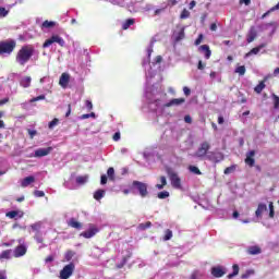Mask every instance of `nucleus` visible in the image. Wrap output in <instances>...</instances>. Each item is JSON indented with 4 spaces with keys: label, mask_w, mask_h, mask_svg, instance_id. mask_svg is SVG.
<instances>
[{
    "label": "nucleus",
    "mask_w": 279,
    "mask_h": 279,
    "mask_svg": "<svg viewBox=\"0 0 279 279\" xmlns=\"http://www.w3.org/2000/svg\"><path fill=\"white\" fill-rule=\"evenodd\" d=\"M145 97L146 99H148L149 104H155L157 110H160L163 108H171L173 106H182V104L186 101V99L184 98H173L169 102L165 104L167 94L163 92H158V88L154 86L146 88Z\"/></svg>",
    "instance_id": "nucleus-1"
},
{
    "label": "nucleus",
    "mask_w": 279,
    "mask_h": 279,
    "mask_svg": "<svg viewBox=\"0 0 279 279\" xmlns=\"http://www.w3.org/2000/svg\"><path fill=\"white\" fill-rule=\"evenodd\" d=\"M34 46L32 45H25L23 46L15 56V62L20 66H25L29 60H32V57L34 56Z\"/></svg>",
    "instance_id": "nucleus-2"
},
{
    "label": "nucleus",
    "mask_w": 279,
    "mask_h": 279,
    "mask_svg": "<svg viewBox=\"0 0 279 279\" xmlns=\"http://www.w3.org/2000/svg\"><path fill=\"white\" fill-rule=\"evenodd\" d=\"M166 171H167L168 178L171 182V186L173 189L181 190L182 189V180L180 179V175H178V172H175L171 168H167Z\"/></svg>",
    "instance_id": "nucleus-3"
},
{
    "label": "nucleus",
    "mask_w": 279,
    "mask_h": 279,
    "mask_svg": "<svg viewBox=\"0 0 279 279\" xmlns=\"http://www.w3.org/2000/svg\"><path fill=\"white\" fill-rule=\"evenodd\" d=\"M151 53H154V44L149 45V47L147 49L148 58L143 61V66L146 71L147 80H149V77H151L153 75H156V73L154 71H151V66H147V64H149V58H151Z\"/></svg>",
    "instance_id": "nucleus-4"
},
{
    "label": "nucleus",
    "mask_w": 279,
    "mask_h": 279,
    "mask_svg": "<svg viewBox=\"0 0 279 279\" xmlns=\"http://www.w3.org/2000/svg\"><path fill=\"white\" fill-rule=\"evenodd\" d=\"M53 43H57L58 45H60V47H64L65 45L64 39L60 37V35H52L49 39H46V41L44 43V49H47V47H51Z\"/></svg>",
    "instance_id": "nucleus-5"
},
{
    "label": "nucleus",
    "mask_w": 279,
    "mask_h": 279,
    "mask_svg": "<svg viewBox=\"0 0 279 279\" xmlns=\"http://www.w3.org/2000/svg\"><path fill=\"white\" fill-rule=\"evenodd\" d=\"M73 271H75V264L70 263L66 266H64L63 269L60 271V278L69 279L70 276H73Z\"/></svg>",
    "instance_id": "nucleus-6"
},
{
    "label": "nucleus",
    "mask_w": 279,
    "mask_h": 279,
    "mask_svg": "<svg viewBox=\"0 0 279 279\" xmlns=\"http://www.w3.org/2000/svg\"><path fill=\"white\" fill-rule=\"evenodd\" d=\"M208 149H210V143L208 142L201 143V146L194 154L195 158H204V156L208 154Z\"/></svg>",
    "instance_id": "nucleus-7"
},
{
    "label": "nucleus",
    "mask_w": 279,
    "mask_h": 279,
    "mask_svg": "<svg viewBox=\"0 0 279 279\" xmlns=\"http://www.w3.org/2000/svg\"><path fill=\"white\" fill-rule=\"evenodd\" d=\"M14 47H16V43L7 41L0 44V56L2 53H12L14 51Z\"/></svg>",
    "instance_id": "nucleus-8"
},
{
    "label": "nucleus",
    "mask_w": 279,
    "mask_h": 279,
    "mask_svg": "<svg viewBox=\"0 0 279 279\" xmlns=\"http://www.w3.org/2000/svg\"><path fill=\"white\" fill-rule=\"evenodd\" d=\"M133 189H136L138 191L141 197H147V184L140 182V181H133Z\"/></svg>",
    "instance_id": "nucleus-9"
},
{
    "label": "nucleus",
    "mask_w": 279,
    "mask_h": 279,
    "mask_svg": "<svg viewBox=\"0 0 279 279\" xmlns=\"http://www.w3.org/2000/svg\"><path fill=\"white\" fill-rule=\"evenodd\" d=\"M53 151L52 147H47V148H38L35 150V158H44V156H49Z\"/></svg>",
    "instance_id": "nucleus-10"
},
{
    "label": "nucleus",
    "mask_w": 279,
    "mask_h": 279,
    "mask_svg": "<svg viewBox=\"0 0 279 279\" xmlns=\"http://www.w3.org/2000/svg\"><path fill=\"white\" fill-rule=\"evenodd\" d=\"M254 156H256V150H250L246 153V158L244 159L245 165L248 167H254L256 163V159H254Z\"/></svg>",
    "instance_id": "nucleus-11"
},
{
    "label": "nucleus",
    "mask_w": 279,
    "mask_h": 279,
    "mask_svg": "<svg viewBox=\"0 0 279 279\" xmlns=\"http://www.w3.org/2000/svg\"><path fill=\"white\" fill-rule=\"evenodd\" d=\"M97 232H99V229H97V227H90L87 231L82 232L81 236H83L84 239H93V236H95Z\"/></svg>",
    "instance_id": "nucleus-12"
},
{
    "label": "nucleus",
    "mask_w": 279,
    "mask_h": 279,
    "mask_svg": "<svg viewBox=\"0 0 279 279\" xmlns=\"http://www.w3.org/2000/svg\"><path fill=\"white\" fill-rule=\"evenodd\" d=\"M211 275L215 278H222V276H226V268H223L221 266L214 267L211 269Z\"/></svg>",
    "instance_id": "nucleus-13"
},
{
    "label": "nucleus",
    "mask_w": 279,
    "mask_h": 279,
    "mask_svg": "<svg viewBox=\"0 0 279 279\" xmlns=\"http://www.w3.org/2000/svg\"><path fill=\"white\" fill-rule=\"evenodd\" d=\"M70 81L71 75H69V73H62L59 80V84L62 88H66L69 86Z\"/></svg>",
    "instance_id": "nucleus-14"
},
{
    "label": "nucleus",
    "mask_w": 279,
    "mask_h": 279,
    "mask_svg": "<svg viewBox=\"0 0 279 279\" xmlns=\"http://www.w3.org/2000/svg\"><path fill=\"white\" fill-rule=\"evenodd\" d=\"M27 254V246L21 244L14 250L15 258H21V256H25Z\"/></svg>",
    "instance_id": "nucleus-15"
},
{
    "label": "nucleus",
    "mask_w": 279,
    "mask_h": 279,
    "mask_svg": "<svg viewBox=\"0 0 279 279\" xmlns=\"http://www.w3.org/2000/svg\"><path fill=\"white\" fill-rule=\"evenodd\" d=\"M207 158L211 162H221V160H223V154H221V153H210L207 156Z\"/></svg>",
    "instance_id": "nucleus-16"
},
{
    "label": "nucleus",
    "mask_w": 279,
    "mask_h": 279,
    "mask_svg": "<svg viewBox=\"0 0 279 279\" xmlns=\"http://www.w3.org/2000/svg\"><path fill=\"white\" fill-rule=\"evenodd\" d=\"M267 210V205L265 203H260L257 206V209L255 211V216L260 219L263 217V213H266Z\"/></svg>",
    "instance_id": "nucleus-17"
},
{
    "label": "nucleus",
    "mask_w": 279,
    "mask_h": 279,
    "mask_svg": "<svg viewBox=\"0 0 279 279\" xmlns=\"http://www.w3.org/2000/svg\"><path fill=\"white\" fill-rule=\"evenodd\" d=\"M34 182H36V178L34 177H26L21 181V186L22 189H27V186H29V184H34Z\"/></svg>",
    "instance_id": "nucleus-18"
},
{
    "label": "nucleus",
    "mask_w": 279,
    "mask_h": 279,
    "mask_svg": "<svg viewBox=\"0 0 279 279\" xmlns=\"http://www.w3.org/2000/svg\"><path fill=\"white\" fill-rule=\"evenodd\" d=\"M262 252H263V250L258 245H253V246L247 247V254H250L251 256H256V255L260 254Z\"/></svg>",
    "instance_id": "nucleus-19"
},
{
    "label": "nucleus",
    "mask_w": 279,
    "mask_h": 279,
    "mask_svg": "<svg viewBox=\"0 0 279 279\" xmlns=\"http://www.w3.org/2000/svg\"><path fill=\"white\" fill-rule=\"evenodd\" d=\"M22 88H29L32 86V76H23L20 81Z\"/></svg>",
    "instance_id": "nucleus-20"
},
{
    "label": "nucleus",
    "mask_w": 279,
    "mask_h": 279,
    "mask_svg": "<svg viewBox=\"0 0 279 279\" xmlns=\"http://www.w3.org/2000/svg\"><path fill=\"white\" fill-rule=\"evenodd\" d=\"M262 49H265V45H259L258 47L253 48L250 52L245 54V58H250V56H258Z\"/></svg>",
    "instance_id": "nucleus-21"
},
{
    "label": "nucleus",
    "mask_w": 279,
    "mask_h": 279,
    "mask_svg": "<svg viewBox=\"0 0 279 279\" xmlns=\"http://www.w3.org/2000/svg\"><path fill=\"white\" fill-rule=\"evenodd\" d=\"M199 51H202V53H204L206 60L210 59L211 51H210V47H208V45L201 46Z\"/></svg>",
    "instance_id": "nucleus-22"
},
{
    "label": "nucleus",
    "mask_w": 279,
    "mask_h": 279,
    "mask_svg": "<svg viewBox=\"0 0 279 279\" xmlns=\"http://www.w3.org/2000/svg\"><path fill=\"white\" fill-rule=\"evenodd\" d=\"M10 258H12V250L3 251L0 254V260H10Z\"/></svg>",
    "instance_id": "nucleus-23"
},
{
    "label": "nucleus",
    "mask_w": 279,
    "mask_h": 279,
    "mask_svg": "<svg viewBox=\"0 0 279 279\" xmlns=\"http://www.w3.org/2000/svg\"><path fill=\"white\" fill-rule=\"evenodd\" d=\"M68 226H70V228H75L76 230H81L82 225L75 220V218H71L68 222Z\"/></svg>",
    "instance_id": "nucleus-24"
},
{
    "label": "nucleus",
    "mask_w": 279,
    "mask_h": 279,
    "mask_svg": "<svg viewBox=\"0 0 279 279\" xmlns=\"http://www.w3.org/2000/svg\"><path fill=\"white\" fill-rule=\"evenodd\" d=\"M7 217H9V219H16V217H19V219H21V217H23V213L12 210V211L7 213Z\"/></svg>",
    "instance_id": "nucleus-25"
},
{
    "label": "nucleus",
    "mask_w": 279,
    "mask_h": 279,
    "mask_svg": "<svg viewBox=\"0 0 279 279\" xmlns=\"http://www.w3.org/2000/svg\"><path fill=\"white\" fill-rule=\"evenodd\" d=\"M53 27H56V22L54 21H45L41 24V29H51Z\"/></svg>",
    "instance_id": "nucleus-26"
},
{
    "label": "nucleus",
    "mask_w": 279,
    "mask_h": 279,
    "mask_svg": "<svg viewBox=\"0 0 279 279\" xmlns=\"http://www.w3.org/2000/svg\"><path fill=\"white\" fill-rule=\"evenodd\" d=\"M106 196V191L105 190H97L94 193V199H96V202H99V199H102V197Z\"/></svg>",
    "instance_id": "nucleus-27"
},
{
    "label": "nucleus",
    "mask_w": 279,
    "mask_h": 279,
    "mask_svg": "<svg viewBox=\"0 0 279 279\" xmlns=\"http://www.w3.org/2000/svg\"><path fill=\"white\" fill-rule=\"evenodd\" d=\"M256 39V29L251 28L248 34H247V43H254V40Z\"/></svg>",
    "instance_id": "nucleus-28"
},
{
    "label": "nucleus",
    "mask_w": 279,
    "mask_h": 279,
    "mask_svg": "<svg viewBox=\"0 0 279 279\" xmlns=\"http://www.w3.org/2000/svg\"><path fill=\"white\" fill-rule=\"evenodd\" d=\"M31 228L33 232H36V234L40 233V228H43V222H35L31 225Z\"/></svg>",
    "instance_id": "nucleus-29"
},
{
    "label": "nucleus",
    "mask_w": 279,
    "mask_h": 279,
    "mask_svg": "<svg viewBox=\"0 0 279 279\" xmlns=\"http://www.w3.org/2000/svg\"><path fill=\"white\" fill-rule=\"evenodd\" d=\"M160 182L161 184H156V189H158V191H162V189L167 186V177H160Z\"/></svg>",
    "instance_id": "nucleus-30"
},
{
    "label": "nucleus",
    "mask_w": 279,
    "mask_h": 279,
    "mask_svg": "<svg viewBox=\"0 0 279 279\" xmlns=\"http://www.w3.org/2000/svg\"><path fill=\"white\" fill-rule=\"evenodd\" d=\"M134 19H129L122 24V29H130L131 25H134Z\"/></svg>",
    "instance_id": "nucleus-31"
},
{
    "label": "nucleus",
    "mask_w": 279,
    "mask_h": 279,
    "mask_svg": "<svg viewBox=\"0 0 279 279\" xmlns=\"http://www.w3.org/2000/svg\"><path fill=\"white\" fill-rule=\"evenodd\" d=\"M10 8L12 7H9L8 9L0 7V19H5V16L10 14Z\"/></svg>",
    "instance_id": "nucleus-32"
},
{
    "label": "nucleus",
    "mask_w": 279,
    "mask_h": 279,
    "mask_svg": "<svg viewBox=\"0 0 279 279\" xmlns=\"http://www.w3.org/2000/svg\"><path fill=\"white\" fill-rule=\"evenodd\" d=\"M268 209H269V218L270 219H274L275 215H276V211L274 209V202H270L268 204Z\"/></svg>",
    "instance_id": "nucleus-33"
},
{
    "label": "nucleus",
    "mask_w": 279,
    "mask_h": 279,
    "mask_svg": "<svg viewBox=\"0 0 279 279\" xmlns=\"http://www.w3.org/2000/svg\"><path fill=\"white\" fill-rule=\"evenodd\" d=\"M88 182V175H83V177H77L76 178V183L77 184H86Z\"/></svg>",
    "instance_id": "nucleus-34"
},
{
    "label": "nucleus",
    "mask_w": 279,
    "mask_h": 279,
    "mask_svg": "<svg viewBox=\"0 0 279 279\" xmlns=\"http://www.w3.org/2000/svg\"><path fill=\"white\" fill-rule=\"evenodd\" d=\"M265 90V82L262 81L256 87H255V93L260 94Z\"/></svg>",
    "instance_id": "nucleus-35"
},
{
    "label": "nucleus",
    "mask_w": 279,
    "mask_h": 279,
    "mask_svg": "<svg viewBox=\"0 0 279 279\" xmlns=\"http://www.w3.org/2000/svg\"><path fill=\"white\" fill-rule=\"evenodd\" d=\"M232 269H233V272L230 274V275H228V278H229V279H230V278H234V276H239V265L234 264L233 267H232Z\"/></svg>",
    "instance_id": "nucleus-36"
},
{
    "label": "nucleus",
    "mask_w": 279,
    "mask_h": 279,
    "mask_svg": "<svg viewBox=\"0 0 279 279\" xmlns=\"http://www.w3.org/2000/svg\"><path fill=\"white\" fill-rule=\"evenodd\" d=\"M189 170L191 171V173H194L195 175H202V171H199V168L195 166H190Z\"/></svg>",
    "instance_id": "nucleus-37"
},
{
    "label": "nucleus",
    "mask_w": 279,
    "mask_h": 279,
    "mask_svg": "<svg viewBox=\"0 0 279 279\" xmlns=\"http://www.w3.org/2000/svg\"><path fill=\"white\" fill-rule=\"evenodd\" d=\"M173 238V231L172 230H166V234L163 236V241H171V239Z\"/></svg>",
    "instance_id": "nucleus-38"
},
{
    "label": "nucleus",
    "mask_w": 279,
    "mask_h": 279,
    "mask_svg": "<svg viewBox=\"0 0 279 279\" xmlns=\"http://www.w3.org/2000/svg\"><path fill=\"white\" fill-rule=\"evenodd\" d=\"M137 228L138 230H147V228H151V222L147 221L145 223H140Z\"/></svg>",
    "instance_id": "nucleus-39"
},
{
    "label": "nucleus",
    "mask_w": 279,
    "mask_h": 279,
    "mask_svg": "<svg viewBox=\"0 0 279 279\" xmlns=\"http://www.w3.org/2000/svg\"><path fill=\"white\" fill-rule=\"evenodd\" d=\"M60 123V120L58 118H54L52 121L49 122L48 128L49 130H53L56 125Z\"/></svg>",
    "instance_id": "nucleus-40"
},
{
    "label": "nucleus",
    "mask_w": 279,
    "mask_h": 279,
    "mask_svg": "<svg viewBox=\"0 0 279 279\" xmlns=\"http://www.w3.org/2000/svg\"><path fill=\"white\" fill-rule=\"evenodd\" d=\"M202 272L198 270H195L192 272V275L190 276V279H202Z\"/></svg>",
    "instance_id": "nucleus-41"
},
{
    "label": "nucleus",
    "mask_w": 279,
    "mask_h": 279,
    "mask_svg": "<svg viewBox=\"0 0 279 279\" xmlns=\"http://www.w3.org/2000/svg\"><path fill=\"white\" fill-rule=\"evenodd\" d=\"M73 256H75V252L73 251H68L64 255V258L66 260V263H69V260H71L73 258Z\"/></svg>",
    "instance_id": "nucleus-42"
},
{
    "label": "nucleus",
    "mask_w": 279,
    "mask_h": 279,
    "mask_svg": "<svg viewBox=\"0 0 279 279\" xmlns=\"http://www.w3.org/2000/svg\"><path fill=\"white\" fill-rule=\"evenodd\" d=\"M157 197H158L159 199H167V197H169V192H167V191L159 192L158 195H157Z\"/></svg>",
    "instance_id": "nucleus-43"
},
{
    "label": "nucleus",
    "mask_w": 279,
    "mask_h": 279,
    "mask_svg": "<svg viewBox=\"0 0 279 279\" xmlns=\"http://www.w3.org/2000/svg\"><path fill=\"white\" fill-rule=\"evenodd\" d=\"M107 175H108L109 180H114V168H109L107 170Z\"/></svg>",
    "instance_id": "nucleus-44"
},
{
    "label": "nucleus",
    "mask_w": 279,
    "mask_h": 279,
    "mask_svg": "<svg viewBox=\"0 0 279 279\" xmlns=\"http://www.w3.org/2000/svg\"><path fill=\"white\" fill-rule=\"evenodd\" d=\"M235 73H239L240 75H245V66L240 65L235 69Z\"/></svg>",
    "instance_id": "nucleus-45"
},
{
    "label": "nucleus",
    "mask_w": 279,
    "mask_h": 279,
    "mask_svg": "<svg viewBox=\"0 0 279 279\" xmlns=\"http://www.w3.org/2000/svg\"><path fill=\"white\" fill-rule=\"evenodd\" d=\"M189 16H191V12H189V10L184 9L181 12L180 19H189Z\"/></svg>",
    "instance_id": "nucleus-46"
},
{
    "label": "nucleus",
    "mask_w": 279,
    "mask_h": 279,
    "mask_svg": "<svg viewBox=\"0 0 279 279\" xmlns=\"http://www.w3.org/2000/svg\"><path fill=\"white\" fill-rule=\"evenodd\" d=\"M184 38V28H181L178 36L175 37V40H183Z\"/></svg>",
    "instance_id": "nucleus-47"
},
{
    "label": "nucleus",
    "mask_w": 279,
    "mask_h": 279,
    "mask_svg": "<svg viewBox=\"0 0 279 279\" xmlns=\"http://www.w3.org/2000/svg\"><path fill=\"white\" fill-rule=\"evenodd\" d=\"M43 100H45V95H40L35 98H32L31 104H34V101H43Z\"/></svg>",
    "instance_id": "nucleus-48"
},
{
    "label": "nucleus",
    "mask_w": 279,
    "mask_h": 279,
    "mask_svg": "<svg viewBox=\"0 0 279 279\" xmlns=\"http://www.w3.org/2000/svg\"><path fill=\"white\" fill-rule=\"evenodd\" d=\"M272 99H274L275 108H279V97L276 94H272Z\"/></svg>",
    "instance_id": "nucleus-49"
},
{
    "label": "nucleus",
    "mask_w": 279,
    "mask_h": 279,
    "mask_svg": "<svg viewBox=\"0 0 279 279\" xmlns=\"http://www.w3.org/2000/svg\"><path fill=\"white\" fill-rule=\"evenodd\" d=\"M160 62H162V57L161 56H157L155 61H153V66H156V64H160Z\"/></svg>",
    "instance_id": "nucleus-50"
},
{
    "label": "nucleus",
    "mask_w": 279,
    "mask_h": 279,
    "mask_svg": "<svg viewBox=\"0 0 279 279\" xmlns=\"http://www.w3.org/2000/svg\"><path fill=\"white\" fill-rule=\"evenodd\" d=\"M90 117H92L93 119H95V112L85 113V114L81 116V119H90Z\"/></svg>",
    "instance_id": "nucleus-51"
},
{
    "label": "nucleus",
    "mask_w": 279,
    "mask_h": 279,
    "mask_svg": "<svg viewBox=\"0 0 279 279\" xmlns=\"http://www.w3.org/2000/svg\"><path fill=\"white\" fill-rule=\"evenodd\" d=\"M232 171H234V166L228 167L225 169V174L229 175V173H232Z\"/></svg>",
    "instance_id": "nucleus-52"
},
{
    "label": "nucleus",
    "mask_w": 279,
    "mask_h": 279,
    "mask_svg": "<svg viewBox=\"0 0 279 279\" xmlns=\"http://www.w3.org/2000/svg\"><path fill=\"white\" fill-rule=\"evenodd\" d=\"M34 195H35V197H45V192L44 191H35Z\"/></svg>",
    "instance_id": "nucleus-53"
},
{
    "label": "nucleus",
    "mask_w": 279,
    "mask_h": 279,
    "mask_svg": "<svg viewBox=\"0 0 279 279\" xmlns=\"http://www.w3.org/2000/svg\"><path fill=\"white\" fill-rule=\"evenodd\" d=\"M35 240L37 241V243H43V234L36 233L35 234Z\"/></svg>",
    "instance_id": "nucleus-54"
},
{
    "label": "nucleus",
    "mask_w": 279,
    "mask_h": 279,
    "mask_svg": "<svg viewBox=\"0 0 279 279\" xmlns=\"http://www.w3.org/2000/svg\"><path fill=\"white\" fill-rule=\"evenodd\" d=\"M108 183V177H106V174H102L100 177V184H107Z\"/></svg>",
    "instance_id": "nucleus-55"
},
{
    "label": "nucleus",
    "mask_w": 279,
    "mask_h": 279,
    "mask_svg": "<svg viewBox=\"0 0 279 279\" xmlns=\"http://www.w3.org/2000/svg\"><path fill=\"white\" fill-rule=\"evenodd\" d=\"M0 279H8V272L5 270L0 271Z\"/></svg>",
    "instance_id": "nucleus-56"
},
{
    "label": "nucleus",
    "mask_w": 279,
    "mask_h": 279,
    "mask_svg": "<svg viewBox=\"0 0 279 279\" xmlns=\"http://www.w3.org/2000/svg\"><path fill=\"white\" fill-rule=\"evenodd\" d=\"M85 106L87 109L93 110V101L86 100Z\"/></svg>",
    "instance_id": "nucleus-57"
},
{
    "label": "nucleus",
    "mask_w": 279,
    "mask_h": 279,
    "mask_svg": "<svg viewBox=\"0 0 279 279\" xmlns=\"http://www.w3.org/2000/svg\"><path fill=\"white\" fill-rule=\"evenodd\" d=\"M113 141H121V133L117 132L113 134Z\"/></svg>",
    "instance_id": "nucleus-58"
},
{
    "label": "nucleus",
    "mask_w": 279,
    "mask_h": 279,
    "mask_svg": "<svg viewBox=\"0 0 279 279\" xmlns=\"http://www.w3.org/2000/svg\"><path fill=\"white\" fill-rule=\"evenodd\" d=\"M202 40H204V35L198 36V38L195 40V45H202Z\"/></svg>",
    "instance_id": "nucleus-59"
},
{
    "label": "nucleus",
    "mask_w": 279,
    "mask_h": 279,
    "mask_svg": "<svg viewBox=\"0 0 279 279\" xmlns=\"http://www.w3.org/2000/svg\"><path fill=\"white\" fill-rule=\"evenodd\" d=\"M183 93L186 97H189V95H191V88L189 87H183Z\"/></svg>",
    "instance_id": "nucleus-60"
},
{
    "label": "nucleus",
    "mask_w": 279,
    "mask_h": 279,
    "mask_svg": "<svg viewBox=\"0 0 279 279\" xmlns=\"http://www.w3.org/2000/svg\"><path fill=\"white\" fill-rule=\"evenodd\" d=\"M28 134L31 136V138H34L37 134L36 130H28Z\"/></svg>",
    "instance_id": "nucleus-61"
},
{
    "label": "nucleus",
    "mask_w": 279,
    "mask_h": 279,
    "mask_svg": "<svg viewBox=\"0 0 279 279\" xmlns=\"http://www.w3.org/2000/svg\"><path fill=\"white\" fill-rule=\"evenodd\" d=\"M184 121L185 123H193V119L191 118V116H185Z\"/></svg>",
    "instance_id": "nucleus-62"
},
{
    "label": "nucleus",
    "mask_w": 279,
    "mask_h": 279,
    "mask_svg": "<svg viewBox=\"0 0 279 279\" xmlns=\"http://www.w3.org/2000/svg\"><path fill=\"white\" fill-rule=\"evenodd\" d=\"M243 3L244 5H250V3H252V0H240V4L243 5Z\"/></svg>",
    "instance_id": "nucleus-63"
},
{
    "label": "nucleus",
    "mask_w": 279,
    "mask_h": 279,
    "mask_svg": "<svg viewBox=\"0 0 279 279\" xmlns=\"http://www.w3.org/2000/svg\"><path fill=\"white\" fill-rule=\"evenodd\" d=\"M46 263H53V255H49V256L46 258Z\"/></svg>",
    "instance_id": "nucleus-64"
}]
</instances>
